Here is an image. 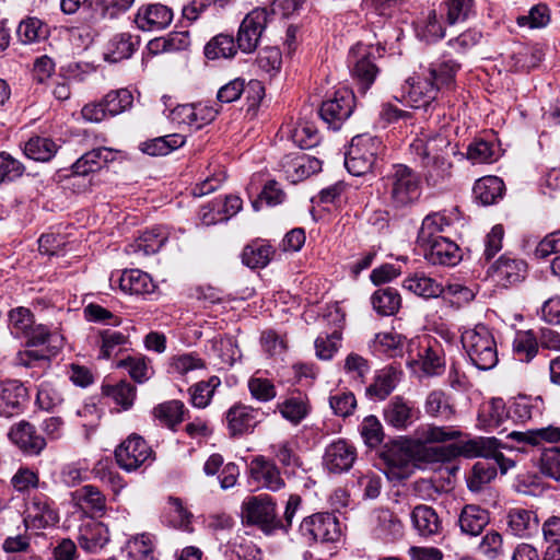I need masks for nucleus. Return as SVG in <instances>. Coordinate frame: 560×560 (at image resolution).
Returning a JSON list of instances; mask_svg holds the SVG:
<instances>
[{
    "mask_svg": "<svg viewBox=\"0 0 560 560\" xmlns=\"http://www.w3.org/2000/svg\"><path fill=\"white\" fill-rule=\"evenodd\" d=\"M514 357L521 362H530L538 353L539 342L533 330H520L513 340Z\"/></svg>",
    "mask_w": 560,
    "mask_h": 560,
    "instance_id": "nucleus-38",
    "label": "nucleus"
},
{
    "mask_svg": "<svg viewBox=\"0 0 560 560\" xmlns=\"http://www.w3.org/2000/svg\"><path fill=\"white\" fill-rule=\"evenodd\" d=\"M269 451L273 458L283 467H298L300 458L295 450V442L291 440H282L270 444Z\"/></svg>",
    "mask_w": 560,
    "mask_h": 560,
    "instance_id": "nucleus-58",
    "label": "nucleus"
},
{
    "mask_svg": "<svg viewBox=\"0 0 560 560\" xmlns=\"http://www.w3.org/2000/svg\"><path fill=\"white\" fill-rule=\"evenodd\" d=\"M355 458L354 446L345 440H338L326 447L324 465L329 471L339 474L349 470Z\"/></svg>",
    "mask_w": 560,
    "mask_h": 560,
    "instance_id": "nucleus-18",
    "label": "nucleus"
},
{
    "mask_svg": "<svg viewBox=\"0 0 560 560\" xmlns=\"http://www.w3.org/2000/svg\"><path fill=\"white\" fill-rule=\"evenodd\" d=\"M441 9L448 25L464 23L476 14L475 0H445Z\"/></svg>",
    "mask_w": 560,
    "mask_h": 560,
    "instance_id": "nucleus-37",
    "label": "nucleus"
},
{
    "mask_svg": "<svg viewBox=\"0 0 560 560\" xmlns=\"http://www.w3.org/2000/svg\"><path fill=\"white\" fill-rule=\"evenodd\" d=\"M270 19L271 13L266 8H257L246 14L237 32V46L243 52L249 54L257 48Z\"/></svg>",
    "mask_w": 560,
    "mask_h": 560,
    "instance_id": "nucleus-9",
    "label": "nucleus"
},
{
    "mask_svg": "<svg viewBox=\"0 0 560 560\" xmlns=\"http://www.w3.org/2000/svg\"><path fill=\"white\" fill-rule=\"evenodd\" d=\"M27 389L22 383L10 381L1 384L0 416L12 417L19 413L27 401Z\"/></svg>",
    "mask_w": 560,
    "mask_h": 560,
    "instance_id": "nucleus-21",
    "label": "nucleus"
},
{
    "mask_svg": "<svg viewBox=\"0 0 560 560\" xmlns=\"http://www.w3.org/2000/svg\"><path fill=\"white\" fill-rule=\"evenodd\" d=\"M397 382L398 373L395 369H383L376 374L374 382L366 388V393L376 400H383L395 389Z\"/></svg>",
    "mask_w": 560,
    "mask_h": 560,
    "instance_id": "nucleus-41",
    "label": "nucleus"
},
{
    "mask_svg": "<svg viewBox=\"0 0 560 560\" xmlns=\"http://www.w3.org/2000/svg\"><path fill=\"white\" fill-rule=\"evenodd\" d=\"M104 101L108 115L116 116L132 105L133 97L129 90L120 89L107 93Z\"/></svg>",
    "mask_w": 560,
    "mask_h": 560,
    "instance_id": "nucleus-62",
    "label": "nucleus"
},
{
    "mask_svg": "<svg viewBox=\"0 0 560 560\" xmlns=\"http://www.w3.org/2000/svg\"><path fill=\"white\" fill-rule=\"evenodd\" d=\"M128 342V336L121 331L103 329L98 332L100 359H109L116 355L122 346Z\"/></svg>",
    "mask_w": 560,
    "mask_h": 560,
    "instance_id": "nucleus-49",
    "label": "nucleus"
},
{
    "mask_svg": "<svg viewBox=\"0 0 560 560\" xmlns=\"http://www.w3.org/2000/svg\"><path fill=\"white\" fill-rule=\"evenodd\" d=\"M510 411L501 398H492L479 411L478 419L488 430L501 428L509 419Z\"/></svg>",
    "mask_w": 560,
    "mask_h": 560,
    "instance_id": "nucleus-36",
    "label": "nucleus"
},
{
    "mask_svg": "<svg viewBox=\"0 0 560 560\" xmlns=\"http://www.w3.org/2000/svg\"><path fill=\"white\" fill-rule=\"evenodd\" d=\"M109 541V532L101 522H89L81 527L79 544L91 553L100 552Z\"/></svg>",
    "mask_w": 560,
    "mask_h": 560,
    "instance_id": "nucleus-25",
    "label": "nucleus"
},
{
    "mask_svg": "<svg viewBox=\"0 0 560 560\" xmlns=\"http://www.w3.org/2000/svg\"><path fill=\"white\" fill-rule=\"evenodd\" d=\"M458 523L463 533L477 536L489 523V513L478 505L469 504L462 510Z\"/></svg>",
    "mask_w": 560,
    "mask_h": 560,
    "instance_id": "nucleus-33",
    "label": "nucleus"
},
{
    "mask_svg": "<svg viewBox=\"0 0 560 560\" xmlns=\"http://www.w3.org/2000/svg\"><path fill=\"white\" fill-rule=\"evenodd\" d=\"M9 439L28 455H38L46 446V440L36 432L34 425L26 421L14 424L10 429Z\"/></svg>",
    "mask_w": 560,
    "mask_h": 560,
    "instance_id": "nucleus-20",
    "label": "nucleus"
},
{
    "mask_svg": "<svg viewBox=\"0 0 560 560\" xmlns=\"http://www.w3.org/2000/svg\"><path fill=\"white\" fill-rule=\"evenodd\" d=\"M383 415L388 425L405 430L418 419L419 411L413 402L401 396H395L385 406Z\"/></svg>",
    "mask_w": 560,
    "mask_h": 560,
    "instance_id": "nucleus-14",
    "label": "nucleus"
},
{
    "mask_svg": "<svg viewBox=\"0 0 560 560\" xmlns=\"http://www.w3.org/2000/svg\"><path fill=\"white\" fill-rule=\"evenodd\" d=\"M242 517L245 523L257 525L265 533H270L278 525L276 505L267 494L247 498L242 505Z\"/></svg>",
    "mask_w": 560,
    "mask_h": 560,
    "instance_id": "nucleus-8",
    "label": "nucleus"
},
{
    "mask_svg": "<svg viewBox=\"0 0 560 560\" xmlns=\"http://www.w3.org/2000/svg\"><path fill=\"white\" fill-rule=\"evenodd\" d=\"M9 327L16 337H24L32 328L34 320L30 310L18 307L9 313Z\"/></svg>",
    "mask_w": 560,
    "mask_h": 560,
    "instance_id": "nucleus-64",
    "label": "nucleus"
},
{
    "mask_svg": "<svg viewBox=\"0 0 560 560\" xmlns=\"http://www.w3.org/2000/svg\"><path fill=\"white\" fill-rule=\"evenodd\" d=\"M221 385L218 376H211L208 381H201L189 388L190 402L194 407L206 408L214 390Z\"/></svg>",
    "mask_w": 560,
    "mask_h": 560,
    "instance_id": "nucleus-53",
    "label": "nucleus"
},
{
    "mask_svg": "<svg viewBox=\"0 0 560 560\" xmlns=\"http://www.w3.org/2000/svg\"><path fill=\"white\" fill-rule=\"evenodd\" d=\"M502 444L495 438L477 436L467 441L459 442L455 447L439 448L441 457L462 455L467 458L483 457L493 460L492 464L499 468L502 474H506L515 466L512 458L505 457L501 452Z\"/></svg>",
    "mask_w": 560,
    "mask_h": 560,
    "instance_id": "nucleus-4",
    "label": "nucleus"
},
{
    "mask_svg": "<svg viewBox=\"0 0 560 560\" xmlns=\"http://www.w3.org/2000/svg\"><path fill=\"white\" fill-rule=\"evenodd\" d=\"M116 366L126 369L129 376L139 384L150 380L153 374L150 360L141 354L129 355L126 359L118 361Z\"/></svg>",
    "mask_w": 560,
    "mask_h": 560,
    "instance_id": "nucleus-48",
    "label": "nucleus"
},
{
    "mask_svg": "<svg viewBox=\"0 0 560 560\" xmlns=\"http://www.w3.org/2000/svg\"><path fill=\"white\" fill-rule=\"evenodd\" d=\"M472 191L480 203L485 206L493 205L502 198L504 183L497 176H486L475 183Z\"/></svg>",
    "mask_w": 560,
    "mask_h": 560,
    "instance_id": "nucleus-34",
    "label": "nucleus"
},
{
    "mask_svg": "<svg viewBox=\"0 0 560 560\" xmlns=\"http://www.w3.org/2000/svg\"><path fill=\"white\" fill-rule=\"evenodd\" d=\"M277 408L281 416L294 425L303 421L310 412L308 400L301 394L279 402Z\"/></svg>",
    "mask_w": 560,
    "mask_h": 560,
    "instance_id": "nucleus-40",
    "label": "nucleus"
},
{
    "mask_svg": "<svg viewBox=\"0 0 560 560\" xmlns=\"http://www.w3.org/2000/svg\"><path fill=\"white\" fill-rule=\"evenodd\" d=\"M448 225L450 221L444 214L439 212L428 214L422 220V224L418 232L417 243L419 247L421 248L427 246L436 241L438 237H442L439 234Z\"/></svg>",
    "mask_w": 560,
    "mask_h": 560,
    "instance_id": "nucleus-35",
    "label": "nucleus"
},
{
    "mask_svg": "<svg viewBox=\"0 0 560 560\" xmlns=\"http://www.w3.org/2000/svg\"><path fill=\"white\" fill-rule=\"evenodd\" d=\"M264 412L246 405H235L226 412V422L233 435L250 433L264 419Z\"/></svg>",
    "mask_w": 560,
    "mask_h": 560,
    "instance_id": "nucleus-15",
    "label": "nucleus"
},
{
    "mask_svg": "<svg viewBox=\"0 0 560 560\" xmlns=\"http://www.w3.org/2000/svg\"><path fill=\"white\" fill-rule=\"evenodd\" d=\"M516 22L520 26H527L529 28L545 27L550 22V10L544 3L535 4L527 14L518 16Z\"/></svg>",
    "mask_w": 560,
    "mask_h": 560,
    "instance_id": "nucleus-61",
    "label": "nucleus"
},
{
    "mask_svg": "<svg viewBox=\"0 0 560 560\" xmlns=\"http://www.w3.org/2000/svg\"><path fill=\"white\" fill-rule=\"evenodd\" d=\"M411 522L418 534L423 537L433 536L441 529V522L436 512L431 506L424 504L413 508Z\"/></svg>",
    "mask_w": 560,
    "mask_h": 560,
    "instance_id": "nucleus-31",
    "label": "nucleus"
},
{
    "mask_svg": "<svg viewBox=\"0 0 560 560\" xmlns=\"http://www.w3.org/2000/svg\"><path fill=\"white\" fill-rule=\"evenodd\" d=\"M300 533L308 544L334 542L339 539L341 529L334 514L317 513L303 520Z\"/></svg>",
    "mask_w": 560,
    "mask_h": 560,
    "instance_id": "nucleus-7",
    "label": "nucleus"
},
{
    "mask_svg": "<svg viewBox=\"0 0 560 560\" xmlns=\"http://www.w3.org/2000/svg\"><path fill=\"white\" fill-rule=\"evenodd\" d=\"M154 548V539L150 534L136 535L126 544L128 560H155Z\"/></svg>",
    "mask_w": 560,
    "mask_h": 560,
    "instance_id": "nucleus-45",
    "label": "nucleus"
},
{
    "mask_svg": "<svg viewBox=\"0 0 560 560\" xmlns=\"http://www.w3.org/2000/svg\"><path fill=\"white\" fill-rule=\"evenodd\" d=\"M351 56L355 59L352 69L353 75L359 80L363 92H365L374 82L378 69L371 60L370 52L362 45L352 48Z\"/></svg>",
    "mask_w": 560,
    "mask_h": 560,
    "instance_id": "nucleus-26",
    "label": "nucleus"
},
{
    "mask_svg": "<svg viewBox=\"0 0 560 560\" xmlns=\"http://www.w3.org/2000/svg\"><path fill=\"white\" fill-rule=\"evenodd\" d=\"M72 503L91 516H103L106 511V498L94 486L86 485L71 492Z\"/></svg>",
    "mask_w": 560,
    "mask_h": 560,
    "instance_id": "nucleus-22",
    "label": "nucleus"
},
{
    "mask_svg": "<svg viewBox=\"0 0 560 560\" xmlns=\"http://www.w3.org/2000/svg\"><path fill=\"white\" fill-rule=\"evenodd\" d=\"M497 476V467L489 459L477 462L467 477V486L470 491L479 492Z\"/></svg>",
    "mask_w": 560,
    "mask_h": 560,
    "instance_id": "nucleus-47",
    "label": "nucleus"
},
{
    "mask_svg": "<svg viewBox=\"0 0 560 560\" xmlns=\"http://www.w3.org/2000/svg\"><path fill=\"white\" fill-rule=\"evenodd\" d=\"M526 269L524 260L502 256L494 265V277L503 285L514 284L525 278Z\"/></svg>",
    "mask_w": 560,
    "mask_h": 560,
    "instance_id": "nucleus-30",
    "label": "nucleus"
},
{
    "mask_svg": "<svg viewBox=\"0 0 560 560\" xmlns=\"http://www.w3.org/2000/svg\"><path fill=\"white\" fill-rule=\"evenodd\" d=\"M272 254L270 245L254 243L243 249L242 260L249 268H264L270 261Z\"/></svg>",
    "mask_w": 560,
    "mask_h": 560,
    "instance_id": "nucleus-52",
    "label": "nucleus"
},
{
    "mask_svg": "<svg viewBox=\"0 0 560 560\" xmlns=\"http://www.w3.org/2000/svg\"><path fill=\"white\" fill-rule=\"evenodd\" d=\"M384 190L395 208H404L417 202L421 196V178L405 164H395L383 177Z\"/></svg>",
    "mask_w": 560,
    "mask_h": 560,
    "instance_id": "nucleus-3",
    "label": "nucleus"
},
{
    "mask_svg": "<svg viewBox=\"0 0 560 560\" xmlns=\"http://www.w3.org/2000/svg\"><path fill=\"white\" fill-rule=\"evenodd\" d=\"M459 434L457 430L435 425H422L416 431V438L422 444L455 440Z\"/></svg>",
    "mask_w": 560,
    "mask_h": 560,
    "instance_id": "nucleus-55",
    "label": "nucleus"
},
{
    "mask_svg": "<svg viewBox=\"0 0 560 560\" xmlns=\"http://www.w3.org/2000/svg\"><path fill=\"white\" fill-rule=\"evenodd\" d=\"M24 522L40 529L56 525L59 522V515L52 508L51 501L46 495L38 494L28 502Z\"/></svg>",
    "mask_w": 560,
    "mask_h": 560,
    "instance_id": "nucleus-16",
    "label": "nucleus"
},
{
    "mask_svg": "<svg viewBox=\"0 0 560 560\" xmlns=\"http://www.w3.org/2000/svg\"><path fill=\"white\" fill-rule=\"evenodd\" d=\"M115 458L120 468L133 471L153 460V451L140 435L131 434L116 448Z\"/></svg>",
    "mask_w": 560,
    "mask_h": 560,
    "instance_id": "nucleus-10",
    "label": "nucleus"
},
{
    "mask_svg": "<svg viewBox=\"0 0 560 560\" xmlns=\"http://www.w3.org/2000/svg\"><path fill=\"white\" fill-rule=\"evenodd\" d=\"M458 68L455 61L448 60L432 66L427 74L409 78L402 86L408 101L416 108L428 107L440 91L453 86Z\"/></svg>",
    "mask_w": 560,
    "mask_h": 560,
    "instance_id": "nucleus-2",
    "label": "nucleus"
},
{
    "mask_svg": "<svg viewBox=\"0 0 560 560\" xmlns=\"http://www.w3.org/2000/svg\"><path fill=\"white\" fill-rule=\"evenodd\" d=\"M354 108L353 93L341 88L332 96L323 102L319 115L331 129H339L342 122L350 117Z\"/></svg>",
    "mask_w": 560,
    "mask_h": 560,
    "instance_id": "nucleus-11",
    "label": "nucleus"
},
{
    "mask_svg": "<svg viewBox=\"0 0 560 560\" xmlns=\"http://www.w3.org/2000/svg\"><path fill=\"white\" fill-rule=\"evenodd\" d=\"M16 34L22 43L31 44L46 38L48 31L40 20L27 18L19 24Z\"/></svg>",
    "mask_w": 560,
    "mask_h": 560,
    "instance_id": "nucleus-57",
    "label": "nucleus"
},
{
    "mask_svg": "<svg viewBox=\"0 0 560 560\" xmlns=\"http://www.w3.org/2000/svg\"><path fill=\"white\" fill-rule=\"evenodd\" d=\"M371 303L380 315L390 316L398 312L401 298L396 289L388 287L375 291L372 294Z\"/></svg>",
    "mask_w": 560,
    "mask_h": 560,
    "instance_id": "nucleus-42",
    "label": "nucleus"
},
{
    "mask_svg": "<svg viewBox=\"0 0 560 560\" xmlns=\"http://www.w3.org/2000/svg\"><path fill=\"white\" fill-rule=\"evenodd\" d=\"M410 153L424 170V179L429 186L436 187L446 183L452 176V155L457 154L453 144L443 132L434 136L421 135L409 145Z\"/></svg>",
    "mask_w": 560,
    "mask_h": 560,
    "instance_id": "nucleus-1",
    "label": "nucleus"
},
{
    "mask_svg": "<svg viewBox=\"0 0 560 560\" xmlns=\"http://www.w3.org/2000/svg\"><path fill=\"white\" fill-rule=\"evenodd\" d=\"M183 143L184 140L178 136L160 137L143 142L141 144V150L152 156L166 155Z\"/></svg>",
    "mask_w": 560,
    "mask_h": 560,
    "instance_id": "nucleus-60",
    "label": "nucleus"
},
{
    "mask_svg": "<svg viewBox=\"0 0 560 560\" xmlns=\"http://www.w3.org/2000/svg\"><path fill=\"white\" fill-rule=\"evenodd\" d=\"M360 434L369 447L378 446L384 440V430L377 417H365L360 424Z\"/></svg>",
    "mask_w": 560,
    "mask_h": 560,
    "instance_id": "nucleus-59",
    "label": "nucleus"
},
{
    "mask_svg": "<svg viewBox=\"0 0 560 560\" xmlns=\"http://www.w3.org/2000/svg\"><path fill=\"white\" fill-rule=\"evenodd\" d=\"M173 21V11L167 5L152 3L138 9L135 16L137 27L144 32H156L166 28Z\"/></svg>",
    "mask_w": 560,
    "mask_h": 560,
    "instance_id": "nucleus-13",
    "label": "nucleus"
},
{
    "mask_svg": "<svg viewBox=\"0 0 560 560\" xmlns=\"http://www.w3.org/2000/svg\"><path fill=\"white\" fill-rule=\"evenodd\" d=\"M382 152V141L370 135H359L352 138L346 154L345 165L349 173L362 176L370 173Z\"/></svg>",
    "mask_w": 560,
    "mask_h": 560,
    "instance_id": "nucleus-6",
    "label": "nucleus"
},
{
    "mask_svg": "<svg viewBox=\"0 0 560 560\" xmlns=\"http://www.w3.org/2000/svg\"><path fill=\"white\" fill-rule=\"evenodd\" d=\"M248 474L249 480L259 488L279 491L284 487V480L276 463L262 455H258L250 460Z\"/></svg>",
    "mask_w": 560,
    "mask_h": 560,
    "instance_id": "nucleus-12",
    "label": "nucleus"
},
{
    "mask_svg": "<svg viewBox=\"0 0 560 560\" xmlns=\"http://www.w3.org/2000/svg\"><path fill=\"white\" fill-rule=\"evenodd\" d=\"M168 232L163 226L153 228L143 232L133 243L126 247V253L136 256L155 254L165 244Z\"/></svg>",
    "mask_w": 560,
    "mask_h": 560,
    "instance_id": "nucleus-23",
    "label": "nucleus"
},
{
    "mask_svg": "<svg viewBox=\"0 0 560 560\" xmlns=\"http://www.w3.org/2000/svg\"><path fill=\"white\" fill-rule=\"evenodd\" d=\"M462 345L469 361L479 370L488 371L498 364L497 342L491 330L485 325L462 332Z\"/></svg>",
    "mask_w": 560,
    "mask_h": 560,
    "instance_id": "nucleus-5",
    "label": "nucleus"
},
{
    "mask_svg": "<svg viewBox=\"0 0 560 560\" xmlns=\"http://www.w3.org/2000/svg\"><path fill=\"white\" fill-rule=\"evenodd\" d=\"M508 436L517 441L518 443H524L532 446H540L545 443L560 442V428L548 425L545 428L527 431H512L508 434Z\"/></svg>",
    "mask_w": 560,
    "mask_h": 560,
    "instance_id": "nucleus-32",
    "label": "nucleus"
},
{
    "mask_svg": "<svg viewBox=\"0 0 560 560\" xmlns=\"http://www.w3.org/2000/svg\"><path fill=\"white\" fill-rule=\"evenodd\" d=\"M115 156L116 152L109 148L102 147L93 149L75 161L72 165L73 173L81 176L94 173L104 167L107 163L114 161Z\"/></svg>",
    "mask_w": 560,
    "mask_h": 560,
    "instance_id": "nucleus-24",
    "label": "nucleus"
},
{
    "mask_svg": "<svg viewBox=\"0 0 560 560\" xmlns=\"http://www.w3.org/2000/svg\"><path fill=\"white\" fill-rule=\"evenodd\" d=\"M58 151V145L51 139L35 136L30 138L24 144V154L37 162H47Z\"/></svg>",
    "mask_w": 560,
    "mask_h": 560,
    "instance_id": "nucleus-43",
    "label": "nucleus"
},
{
    "mask_svg": "<svg viewBox=\"0 0 560 560\" xmlns=\"http://www.w3.org/2000/svg\"><path fill=\"white\" fill-rule=\"evenodd\" d=\"M235 54L234 38L230 35L220 34L213 37L205 47V55L208 59L232 58Z\"/></svg>",
    "mask_w": 560,
    "mask_h": 560,
    "instance_id": "nucleus-56",
    "label": "nucleus"
},
{
    "mask_svg": "<svg viewBox=\"0 0 560 560\" xmlns=\"http://www.w3.org/2000/svg\"><path fill=\"white\" fill-rule=\"evenodd\" d=\"M117 282L120 290L129 294H148L155 288L151 277L139 269L125 270Z\"/></svg>",
    "mask_w": 560,
    "mask_h": 560,
    "instance_id": "nucleus-29",
    "label": "nucleus"
},
{
    "mask_svg": "<svg viewBox=\"0 0 560 560\" xmlns=\"http://www.w3.org/2000/svg\"><path fill=\"white\" fill-rule=\"evenodd\" d=\"M186 408L180 400H168L154 407L152 413L161 424L175 430L185 417Z\"/></svg>",
    "mask_w": 560,
    "mask_h": 560,
    "instance_id": "nucleus-39",
    "label": "nucleus"
},
{
    "mask_svg": "<svg viewBox=\"0 0 560 560\" xmlns=\"http://www.w3.org/2000/svg\"><path fill=\"white\" fill-rule=\"evenodd\" d=\"M102 390L106 397L113 399L124 410L132 407L137 395V388L126 381H120L115 385H103Z\"/></svg>",
    "mask_w": 560,
    "mask_h": 560,
    "instance_id": "nucleus-50",
    "label": "nucleus"
},
{
    "mask_svg": "<svg viewBox=\"0 0 560 560\" xmlns=\"http://www.w3.org/2000/svg\"><path fill=\"white\" fill-rule=\"evenodd\" d=\"M421 371L427 376H436L443 373L445 360L443 351L439 347L427 346L419 353Z\"/></svg>",
    "mask_w": 560,
    "mask_h": 560,
    "instance_id": "nucleus-51",
    "label": "nucleus"
},
{
    "mask_svg": "<svg viewBox=\"0 0 560 560\" xmlns=\"http://www.w3.org/2000/svg\"><path fill=\"white\" fill-rule=\"evenodd\" d=\"M322 170V162L311 155H300L295 158L285 170L287 177L296 183L318 173Z\"/></svg>",
    "mask_w": 560,
    "mask_h": 560,
    "instance_id": "nucleus-44",
    "label": "nucleus"
},
{
    "mask_svg": "<svg viewBox=\"0 0 560 560\" xmlns=\"http://www.w3.org/2000/svg\"><path fill=\"white\" fill-rule=\"evenodd\" d=\"M374 534L383 540H395L402 536L404 525L398 516L387 509L374 512Z\"/></svg>",
    "mask_w": 560,
    "mask_h": 560,
    "instance_id": "nucleus-27",
    "label": "nucleus"
},
{
    "mask_svg": "<svg viewBox=\"0 0 560 560\" xmlns=\"http://www.w3.org/2000/svg\"><path fill=\"white\" fill-rule=\"evenodd\" d=\"M467 159L475 164L492 163L497 160V149L491 142L476 140L468 147Z\"/></svg>",
    "mask_w": 560,
    "mask_h": 560,
    "instance_id": "nucleus-63",
    "label": "nucleus"
},
{
    "mask_svg": "<svg viewBox=\"0 0 560 560\" xmlns=\"http://www.w3.org/2000/svg\"><path fill=\"white\" fill-rule=\"evenodd\" d=\"M445 27L435 10H430L418 28V36L428 43H434L445 37Z\"/></svg>",
    "mask_w": 560,
    "mask_h": 560,
    "instance_id": "nucleus-54",
    "label": "nucleus"
},
{
    "mask_svg": "<svg viewBox=\"0 0 560 560\" xmlns=\"http://www.w3.org/2000/svg\"><path fill=\"white\" fill-rule=\"evenodd\" d=\"M402 287L424 299H435L444 293V285L424 272H415L404 280Z\"/></svg>",
    "mask_w": 560,
    "mask_h": 560,
    "instance_id": "nucleus-28",
    "label": "nucleus"
},
{
    "mask_svg": "<svg viewBox=\"0 0 560 560\" xmlns=\"http://www.w3.org/2000/svg\"><path fill=\"white\" fill-rule=\"evenodd\" d=\"M508 530L520 538H530L539 532V518L528 509L512 508L506 513Z\"/></svg>",
    "mask_w": 560,
    "mask_h": 560,
    "instance_id": "nucleus-19",
    "label": "nucleus"
},
{
    "mask_svg": "<svg viewBox=\"0 0 560 560\" xmlns=\"http://www.w3.org/2000/svg\"><path fill=\"white\" fill-rule=\"evenodd\" d=\"M424 410L431 417L451 419L454 408L451 398L441 389L430 392L424 401Z\"/></svg>",
    "mask_w": 560,
    "mask_h": 560,
    "instance_id": "nucleus-46",
    "label": "nucleus"
},
{
    "mask_svg": "<svg viewBox=\"0 0 560 560\" xmlns=\"http://www.w3.org/2000/svg\"><path fill=\"white\" fill-rule=\"evenodd\" d=\"M421 249L425 260L431 265L455 266L462 259L460 248L447 237H438Z\"/></svg>",
    "mask_w": 560,
    "mask_h": 560,
    "instance_id": "nucleus-17",
    "label": "nucleus"
}]
</instances>
